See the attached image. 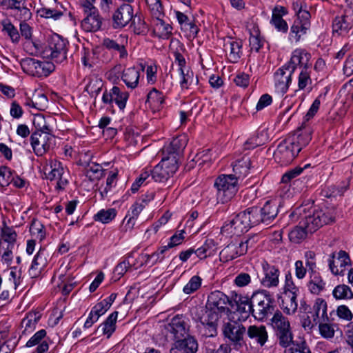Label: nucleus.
<instances>
[{
    "instance_id": "1",
    "label": "nucleus",
    "mask_w": 353,
    "mask_h": 353,
    "mask_svg": "<svg viewBox=\"0 0 353 353\" xmlns=\"http://www.w3.org/2000/svg\"><path fill=\"white\" fill-rule=\"evenodd\" d=\"M335 212L333 209H313L305 214L301 225L295 227L290 233V240L299 243L304 239L308 232L313 233L325 224L334 221Z\"/></svg>"
},
{
    "instance_id": "2",
    "label": "nucleus",
    "mask_w": 353,
    "mask_h": 353,
    "mask_svg": "<svg viewBox=\"0 0 353 353\" xmlns=\"http://www.w3.org/2000/svg\"><path fill=\"white\" fill-rule=\"evenodd\" d=\"M299 57L298 58L297 55H292L290 60L274 73V86L276 92L281 94L286 93L292 82V74L297 68V64H305L306 58L300 55Z\"/></svg>"
},
{
    "instance_id": "3",
    "label": "nucleus",
    "mask_w": 353,
    "mask_h": 353,
    "mask_svg": "<svg viewBox=\"0 0 353 353\" xmlns=\"http://www.w3.org/2000/svg\"><path fill=\"white\" fill-rule=\"evenodd\" d=\"M221 314L210 308L196 309L194 319L199 322L198 325L200 333L205 337H213L217 334L218 321Z\"/></svg>"
},
{
    "instance_id": "4",
    "label": "nucleus",
    "mask_w": 353,
    "mask_h": 353,
    "mask_svg": "<svg viewBox=\"0 0 353 353\" xmlns=\"http://www.w3.org/2000/svg\"><path fill=\"white\" fill-rule=\"evenodd\" d=\"M256 225L253 222L252 214L250 208L241 212L225 223L221 229V232L226 235H240Z\"/></svg>"
},
{
    "instance_id": "5",
    "label": "nucleus",
    "mask_w": 353,
    "mask_h": 353,
    "mask_svg": "<svg viewBox=\"0 0 353 353\" xmlns=\"http://www.w3.org/2000/svg\"><path fill=\"white\" fill-rule=\"evenodd\" d=\"M252 303L254 305L253 316L257 320L263 321L274 312V299L265 290L254 292L252 295Z\"/></svg>"
},
{
    "instance_id": "6",
    "label": "nucleus",
    "mask_w": 353,
    "mask_h": 353,
    "mask_svg": "<svg viewBox=\"0 0 353 353\" xmlns=\"http://www.w3.org/2000/svg\"><path fill=\"white\" fill-rule=\"evenodd\" d=\"M67 43L68 42L59 35H52L44 46L41 57L51 59L57 63H62L67 57Z\"/></svg>"
},
{
    "instance_id": "7",
    "label": "nucleus",
    "mask_w": 353,
    "mask_h": 353,
    "mask_svg": "<svg viewBox=\"0 0 353 353\" xmlns=\"http://www.w3.org/2000/svg\"><path fill=\"white\" fill-rule=\"evenodd\" d=\"M214 187L217 190V199L225 203L230 201L238 191L236 177L233 174H222L214 181Z\"/></svg>"
},
{
    "instance_id": "8",
    "label": "nucleus",
    "mask_w": 353,
    "mask_h": 353,
    "mask_svg": "<svg viewBox=\"0 0 353 353\" xmlns=\"http://www.w3.org/2000/svg\"><path fill=\"white\" fill-rule=\"evenodd\" d=\"M178 163L173 156H164L151 172L152 179L156 182L163 183L178 170Z\"/></svg>"
},
{
    "instance_id": "9",
    "label": "nucleus",
    "mask_w": 353,
    "mask_h": 353,
    "mask_svg": "<svg viewBox=\"0 0 353 353\" xmlns=\"http://www.w3.org/2000/svg\"><path fill=\"white\" fill-rule=\"evenodd\" d=\"M21 66L24 72L38 77H47L54 70L52 62L40 61L32 58L23 59Z\"/></svg>"
},
{
    "instance_id": "10",
    "label": "nucleus",
    "mask_w": 353,
    "mask_h": 353,
    "mask_svg": "<svg viewBox=\"0 0 353 353\" xmlns=\"http://www.w3.org/2000/svg\"><path fill=\"white\" fill-rule=\"evenodd\" d=\"M253 222L255 225L262 223L266 225L270 224L278 214V205L275 201H268L263 207L259 208L257 207L250 208Z\"/></svg>"
},
{
    "instance_id": "11",
    "label": "nucleus",
    "mask_w": 353,
    "mask_h": 353,
    "mask_svg": "<svg viewBox=\"0 0 353 353\" xmlns=\"http://www.w3.org/2000/svg\"><path fill=\"white\" fill-rule=\"evenodd\" d=\"M189 328L185 318L182 315H176L164 325L163 334L166 337L176 341L188 336Z\"/></svg>"
},
{
    "instance_id": "12",
    "label": "nucleus",
    "mask_w": 353,
    "mask_h": 353,
    "mask_svg": "<svg viewBox=\"0 0 353 353\" xmlns=\"http://www.w3.org/2000/svg\"><path fill=\"white\" fill-rule=\"evenodd\" d=\"M225 338L234 346L241 347L243 343V336L246 332L245 326L237 321H228L222 327Z\"/></svg>"
},
{
    "instance_id": "13",
    "label": "nucleus",
    "mask_w": 353,
    "mask_h": 353,
    "mask_svg": "<svg viewBox=\"0 0 353 353\" xmlns=\"http://www.w3.org/2000/svg\"><path fill=\"white\" fill-rule=\"evenodd\" d=\"M48 130V127L43 125L40 132H35L31 135V145L37 156L43 155L51 147L53 137L47 132Z\"/></svg>"
},
{
    "instance_id": "14",
    "label": "nucleus",
    "mask_w": 353,
    "mask_h": 353,
    "mask_svg": "<svg viewBox=\"0 0 353 353\" xmlns=\"http://www.w3.org/2000/svg\"><path fill=\"white\" fill-rule=\"evenodd\" d=\"M299 152L300 147L295 145L294 139L289 138L279 144L274 152V157L279 159L281 163L288 164L292 162Z\"/></svg>"
},
{
    "instance_id": "15",
    "label": "nucleus",
    "mask_w": 353,
    "mask_h": 353,
    "mask_svg": "<svg viewBox=\"0 0 353 353\" xmlns=\"http://www.w3.org/2000/svg\"><path fill=\"white\" fill-rule=\"evenodd\" d=\"M4 6L13 10L14 17L18 21H28L32 18V3L27 0H5Z\"/></svg>"
},
{
    "instance_id": "16",
    "label": "nucleus",
    "mask_w": 353,
    "mask_h": 353,
    "mask_svg": "<svg viewBox=\"0 0 353 353\" xmlns=\"http://www.w3.org/2000/svg\"><path fill=\"white\" fill-rule=\"evenodd\" d=\"M230 304L232 307H234L232 301L228 296L221 291H214L210 293L208 297L206 303L207 308H210L221 315L223 313H227L230 311L228 305Z\"/></svg>"
},
{
    "instance_id": "17",
    "label": "nucleus",
    "mask_w": 353,
    "mask_h": 353,
    "mask_svg": "<svg viewBox=\"0 0 353 353\" xmlns=\"http://www.w3.org/2000/svg\"><path fill=\"white\" fill-rule=\"evenodd\" d=\"M292 55H297L298 58L300 57V55L301 57H305L307 59L305 64H303V63L297 64V68L299 67L301 70L298 78V87L299 90H303L308 85L312 83L310 71L308 70L311 65V63H310L311 54L304 50H296L294 51Z\"/></svg>"
},
{
    "instance_id": "18",
    "label": "nucleus",
    "mask_w": 353,
    "mask_h": 353,
    "mask_svg": "<svg viewBox=\"0 0 353 353\" xmlns=\"http://www.w3.org/2000/svg\"><path fill=\"white\" fill-rule=\"evenodd\" d=\"M328 263L330 270L333 274L343 276L345 268L351 265V260L346 252L341 250L337 253L336 258L335 252L332 253Z\"/></svg>"
},
{
    "instance_id": "19",
    "label": "nucleus",
    "mask_w": 353,
    "mask_h": 353,
    "mask_svg": "<svg viewBox=\"0 0 353 353\" xmlns=\"http://www.w3.org/2000/svg\"><path fill=\"white\" fill-rule=\"evenodd\" d=\"M85 15L81 21V28L85 32H97L101 26L103 19L97 8L83 10Z\"/></svg>"
},
{
    "instance_id": "20",
    "label": "nucleus",
    "mask_w": 353,
    "mask_h": 353,
    "mask_svg": "<svg viewBox=\"0 0 353 353\" xmlns=\"http://www.w3.org/2000/svg\"><path fill=\"white\" fill-rule=\"evenodd\" d=\"M310 17L307 13L303 12L301 15V19L297 18L294 20L290 28V39L298 42L303 35H305L310 28Z\"/></svg>"
},
{
    "instance_id": "21",
    "label": "nucleus",
    "mask_w": 353,
    "mask_h": 353,
    "mask_svg": "<svg viewBox=\"0 0 353 353\" xmlns=\"http://www.w3.org/2000/svg\"><path fill=\"white\" fill-rule=\"evenodd\" d=\"M232 299V303L236 305V312L241 316L239 320L245 321L250 314L253 315L254 305L252 303V297L235 294Z\"/></svg>"
},
{
    "instance_id": "22",
    "label": "nucleus",
    "mask_w": 353,
    "mask_h": 353,
    "mask_svg": "<svg viewBox=\"0 0 353 353\" xmlns=\"http://www.w3.org/2000/svg\"><path fill=\"white\" fill-rule=\"evenodd\" d=\"M133 17V8L130 4H123L112 15V26L114 28L125 27Z\"/></svg>"
},
{
    "instance_id": "23",
    "label": "nucleus",
    "mask_w": 353,
    "mask_h": 353,
    "mask_svg": "<svg viewBox=\"0 0 353 353\" xmlns=\"http://www.w3.org/2000/svg\"><path fill=\"white\" fill-rule=\"evenodd\" d=\"M263 276L261 279V284L268 288L277 287L279 283V270L274 265L264 261L262 263Z\"/></svg>"
},
{
    "instance_id": "24",
    "label": "nucleus",
    "mask_w": 353,
    "mask_h": 353,
    "mask_svg": "<svg viewBox=\"0 0 353 353\" xmlns=\"http://www.w3.org/2000/svg\"><path fill=\"white\" fill-rule=\"evenodd\" d=\"M128 43V37L125 35H119L114 39L105 38L103 40V46L109 50L118 52L121 59H125L128 57V52L125 46Z\"/></svg>"
},
{
    "instance_id": "25",
    "label": "nucleus",
    "mask_w": 353,
    "mask_h": 353,
    "mask_svg": "<svg viewBox=\"0 0 353 353\" xmlns=\"http://www.w3.org/2000/svg\"><path fill=\"white\" fill-rule=\"evenodd\" d=\"M245 332L250 340L260 347H263L268 340V333L265 325H250Z\"/></svg>"
},
{
    "instance_id": "26",
    "label": "nucleus",
    "mask_w": 353,
    "mask_h": 353,
    "mask_svg": "<svg viewBox=\"0 0 353 353\" xmlns=\"http://www.w3.org/2000/svg\"><path fill=\"white\" fill-rule=\"evenodd\" d=\"M188 143V139L185 134L174 138L170 144L163 149V153L167 156H173L178 163L180 153L185 148Z\"/></svg>"
},
{
    "instance_id": "27",
    "label": "nucleus",
    "mask_w": 353,
    "mask_h": 353,
    "mask_svg": "<svg viewBox=\"0 0 353 353\" xmlns=\"http://www.w3.org/2000/svg\"><path fill=\"white\" fill-rule=\"evenodd\" d=\"M353 26V17L342 15L335 17L332 23V32L334 34L344 36Z\"/></svg>"
},
{
    "instance_id": "28",
    "label": "nucleus",
    "mask_w": 353,
    "mask_h": 353,
    "mask_svg": "<svg viewBox=\"0 0 353 353\" xmlns=\"http://www.w3.org/2000/svg\"><path fill=\"white\" fill-rule=\"evenodd\" d=\"M41 317V314L39 312H30L26 314L20 325L21 334L26 335L32 333L35 330Z\"/></svg>"
},
{
    "instance_id": "29",
    "label": "nucleus",
    "mask_w": 353,
    "mask_h": 353,
    "mask_svg": "<svg viewBox=\"0 0 353 353\" xmlns=\"http://www.w3.org/2000/svg\"><path fill=\"white\" fill-rule=\"evenodd\" d=\"M279 305L281 310L288 315L295 314L298 308L297 296L290 294H282L279 297Z\"/></svg>"
},
{
    "instance_id": "30",
    "label": "nucleus",
    "mask_w": 353,
    "mask_h": 353,
    "mask_svg": "<svg viewBox=\"0 0 353 353\" xmlns=\"http://www.w3.org/2000/svg\"><path fill=\"white\" fill-rule=\"evenodd\" d=\"M47 265V259L44 250H40L34 256L29 269V274L32 278L38 277Z\"/></svg>"
},
{
    "instance_id": "31",
    "label": "nucleus",
    "mask_w": 353,
    "mask_h": 353,
    "mask_svg": "<svg viewBox=\"0 0 353 353\" xmlns=\"http://www.w3.org/2000/svg\"><path fill=\"white\" fill-rule=\"evenodd\" d=\"M223 47L230 61L236 63L241 57V41L230 39L225 42Z\"/></svg>"
},
{
    "instance_id": "32",
    "label": "nucleus",
    "mask_w": 353,
    "mask_h": 353,
    "mask_svg": "<svg viewBox=\"0 0 353 353\" xmlns=\"http://www.w3.org/2000/svg\"><path fill=\"white\" fill-rule=\"evenodd\" d=\"M46 331L40 330L37 332L26 343V347H30L38 345L37 353H45L48 351L49 346L46 341H41L46 337Z\"/></svg>"
},
{
    "instance_id": "33",
    "label": "nucleus",
    "mask_w": 353,
    "mask_h": 353,
    "mask_svg": "<svg viewBox=\"0 0 353 353\" xmlns=\"http://www.w3.org/2000/svg\"><path fill=\"white\" fill-rule=\"evenodd\" d=\"M174 344L183 353H196L199 348L197 340L194 336L190 335L176 340Z\"/></svg>"
},
{
    "instance_id": "34",
    "label": "nucleus",
    "mask_w": 353,
    "mask_h": 353,
    "mask_svg": "<svg viewBox=\"0 0 353 353\" xmlns=\"http://www.w3.org/2000/svg\"><path fill=\"white\" fill-rule=\"evenodd\" d=\"M140 70L135 67H130L123 71L121 79L129 88L134 89L139 84Z\"/></svg>"
},
{
    "instance_id": "35",
    "label": "nucleus",
    "mask_w": 353,
    "mask_h": 353,
    "mask_svg": "<svg viewBox=\"0 0 353 353\" xmlns=\"http://www.w3.org/2000/svg\"><path fill=\"white\" fill-rule=\"evenodd\" d=\"M312 318H313L312 321H319V319H321L322 321L328 320L327 315V303L324 299L321 298H317L316 299L312 306Z\"/></svg>"
},
{
    "instance_id": "36",
    "label": "nucleus",
    "mask_w": 353,
    "mask_h": 353,
    "mask_svg": "<svg viewBox=\"0 0 353 353\" xmlns=\"http://www.w3.org/2000/svg\"><path fill=\"white\" fill-rule=\"evenodd\" d=\"M118 316V312H114L101 323L97 329L96 332H101L109 338L114 332L116 322Z\"/></svg>"
},
{
    "instance_id": "37",
    "label": "nucleus",
    "mask_w": 353,
    "mask_h": 353,
    "mask_svg": "<svg viewBox=\"0 0 353 353\" xmlns=\"http://www.w3.org/2000/svg\"><path fill=\"white\" fill-rule=\"evenodd\" d=\"M251 166V161L248 157H243L241 159L238 160L233 165L234 176L236 179L245 177L248 175L249 170Z\"/></svg>"
},
{
    "instance_id": "38",
    "label": "nucleus",
    "mask_w": 353,
    "mask_h": 353,
    "mask_svg": "<svg viewBox=\"0 0 353 353\" xmlns=\"http://www.w3.org/2000/svg\"><path fill=\"white\" fill-rule=\"evenodd\" d=\"M271 324L274 333L291 328L288 319L284 316L280 311L274 314L271 319Z\"/></svg>"
},
{
    "instance_id": "39",
    "label": "nucleus",
    "mask_w": 353,
    "mask_h": 353,
    "mask_svg": "<svg viewBox=\"0 0 353 353\" xmlns=\"http://www.w3.org/2000/svg\"><path fill=\"white\" fill-rule=\"evenodd\" d=\"M310 280L307 286L310 292L314 294H319L325 288V282L323 281L319 273L316 271L309 272Z\"/></svg>"
},
{
    "instance_id": "40",
    "label": "nucleus",
    "mask_w": 353,
    "mask_h": 353,
    "mask_svg": "<svg viewBox=\"0 0 353 353\" xmlns=\"http://www.w3.org/2000/svg\"><path fill=\"white\" fill-rule=\"evenodd\" d=\"M181 81L180 85L181 88L188 89L192 85H196L198 83V79L194 78V73L189 68L179 69Z\"/></svg>"
},
{
    "instance_id": "41",
    "label": "nucleus",
    "mask_w": 353,
    "mask_h": 353,
    "mask_svg": "<svg viewBox=\"0 0 353 353\" xmlns=\"http://www.w3.org/2000/svg\"><path fill=\"white\" fill-rule=\"evenodd\" d=\"M299 312L302 327L304 329H309L312 326V323L308 319V314H312V307L307 304L305 301H301Z\"/></svg>"
},
{
    "instance_id": "42",
    "label": "nucleus",
    "mask_w": 353,
    "mask_h": 353,
    "mask_svg": "<svg viewBox=\"0 0 353 353\" xmlns=\"http://www.w3.org/2000/svg\"><path fill=\"white\" fill-rule=\"evenodd\" d=\"M279 344L283 347H290L294 344L293 333L292 329H287L284 331H279L274 333Z\"/></svg>"
},
{
    "instance_id": "43",
    "label": "nucleus",
    "mask_w": 353,
    "mask_h": 353,
    "mask_svg": "<svg viewBox=\"0 0 353 353\" xmlns=\"http://www.w3.org/2000/svg\"><path fill=\"white\" fill-rule=\"evenodd\" d=\"M2 31L10 37L13 43H18L20 39V34L17 28L9 19H4L1 21Z\"/></svg>"
},
{
    "instance_id": "44",
    "label": "nucleus",
    "mask_w": 353,
    "mask_h": 353,
    "mask_svg": "<svg viewBox=\"0 0 353 353\" xmlns=\"http://www.w3.org/2000/svg\"><path fill=\"white\" fill-rule=\"evenodd\" d=\"M239 256L236 243H230L220 252V257L223 261H228Z\"/></svg>"
},
{
    "instance_id": "45",
    "label": "nucleus",
    "mask_w": 353,
    "mask_h": 353,
    "mask_svg": "<svg viewBox=\"0 0 353 353\" xmlns=\"http://www.w3.org/2000/svg\"><path fill=\"white\" fill-rule=\"evenodd\" d=\"M332 294L336 299H350L353 298V292L351 288L345 284L336 286Z\"/></svg>"
},
{
    "instance_id": "46",
    "label": "nucleus",
    "mask_w": 353,
    "mask_h": 353,
    "mask_svg": "<svg viewBox=\"0 0 353 353\" xmlns=\"http://www.w3.org/2000/svg\"><path fill=\"white\" fill-rule=\"evenodd\" d=\"M103 172L104 170L101 165L92 163L87 167L85 174L90 181H94L102 178L104 174Z\"/></svg>"
},
{
    "instance_id": "47",
    "label": "nucleus",
    "mask_w": 353,
    "mask_h": 353,
    "mask_svg": "<svg viewBox=\"0 0 353 353\" xmlns=\"http://www.w3.org/2000/svg\"><path fill=\"white\" fill-rule=\"evenodd\" d=\"M151 14L157 19L163 16V8L161 0H145Z\"/></svg>"
},
{
    "instance_id": "48",
    "label": "nucleus",
    "mask_w": 353,
    "mask_h": 353,
    "mask_svg": "<svg viewBox=\"0 0 353 353\" xmlns=\"http://www.w3.org/2000/svg\"><path fill=\"white\" fill-rule=\"evenodd\" d=\"M117 211L114 208L99 210L94 216L96 221L108 223L114 219Z\"/></svg>"
},
{
    "instance_id": "49",
    "label": "nucleus",
    "mask_w": 353,
    "mask_h": 353,
    "mask_svg": "<svg viewBox=\"0 0 353 353\" xmlns=\"http://www.w3.org/2000/svg\"><path fill=\"white\" fill-rule=\"evenodd\" d=\"M113 101L116 103L118 107L123 110L125 107L126 101L128 99V93L121 92L120 88L117 86L112 88Z\"/></svg>"
},
{
    "instance_id": "50",
    "label": "nucleus",
    "mask_w": 353,
    "mask_h": 353,
    "mask_svg": "<svg viewBox=\"0 0 353 353\" xmlns=\"http://www.w3.org/2000/svg\"><path fill=\"white\" fill-rule=\"evenodd\" d=\"M147 102L154 108H159L164 102V96L157 89H152L148 94Z\"/></svg>"
},
{
    "instance_id": "51",
    "label": "nucleus",
    "mask_w": 353,
    "mask_h": 353,
    "mask_svg": "<svg viewBox=\"0 0 353 353\" xmlns=\"http://www.w3.org/2000/svg\"><path fill=\"white\" fill-rule=\"evenodd\" d=\"M168 250V246L161 247L159 250L152 253V254L143 255V259L145 263H150L152 265L156 264L157 262H161L164 259L163 254Z\"/></svg>"
},
{
    "instance_id": "52",
    "label": "nucleus",
    "mask_w": 353,
    "mask_h": 353,
    "mask_svg": "<svg viewBox=\"0 0 353 353\" xmlns=\"http://www.w3.org/2000/svg\"><path fill=\"white\" fill-rule=\"evenodd\" d=\"M1 236L5 242L8 243V245L13 246L16 241L17 233L12 228L4 225L1 229Z\"/></svg>"
},
{
    "instance_id": "53",
    "label": "nucleus",
    "mask_w": 353,
    "mask_h": 353,
    "mask_svg": "<svg viewBox=\"0 0 353 353\" xmlns=\"http://www.w3.org/2000/svg\"><path fill=\"white\" fill-rule=\"evenodd\" d=\"M201 279L199 276H193L188 283L184 286L183 291L186 294H190L196 292L201 285Z\"/></svg>"
},
{
    "instance_id": "54",
    "label": "nucleus",
    "mask_w": 353,
    "mask_h": 353,
    "mask_svg": "<svg viewBox=\"0 0 353 353\" xmlns=\"http://www.w3.org/2000/svg\"><path fill=\"white\" fill-rule=\"evenodd\" d=\"M30 232L32 235L36 236L39 240H43L46 236V232L44 230V227L42 223L37 220H33L30 227Z\"/></svg>"
},
{
    "instance_id": "55",
    "label": "nucleus",
    "mask_w": 353,
    "mask_h": 353,
    "mask_svg": "<svg viewBox=\"0 0 353 353\" xmlns=\"http://www.w3.org/2000/svg\"><path fill=\"white\" fill-rule=\"evenodd\" d=\"M13 180L12 172L6 166L0 167V185L8 186Z\"/></svg>"
},
{
    "instance_id": "56",
    "label": "nucleus",
    "mask_w": 353,
    "mask_h": 353,
    "mask_svg": "<svg viewBox=\"0 0 353 353\" xmlns=\"http://www.w3.org/2000/svg\"><path fill=\"white\" fill-rule=\"evenodd\" d=\"M41 17L46 19H53L54 20L59 19L62 15L63 12L58 11L55 9H50L47 8H42L38 11Z\"/></svg>"
},
{
    "instance_id": "57",
    "label": "nucleus",
    "mask_w": 353,
    "mask_h": 353,
    "mask_svg": "<svg viewBox=\"0 0 353 353\" xmlns=\"http://www.w3.org/2000/svg\"><path fill=\"white\" fill-rule=\"evenodd\" d=\"M50 168L51 170L47 174V178L50 180L52 181L58 179L63 175V168L61 166V163L59 162H55Z\"/></svg>"
},
{
    "instance_id": "58",
    "label": "nucleus",
    "mask_w": 353,
    "mask_h": 353,
    "mask_svg": "<svg viewBox=\"0 0 353 353\" xmlns=\"http://www.w3.org/2000/svg\"><path fill=\"white\" fill-rule=\"evenodd\" d=\"M295 141V145L300 147V151L303 147L307 145L312 139L311 134L309 131H305L298 134L296 137H293Z\"/></svg>"
},
{
    "instance_id": "59",
    "label": "nucleus",
    "mask_w": 353,
    "mask_h": 353,
    "mask_svg": "<svg viewBox=\"0 0 353 353\" xmlns=\"http://www.w3.org/2000/svg\"><path fill=\"white\" fill-rule=\"evenodd\" d=\"M157 20L159 23L157 25V28L160 31L159 37L168 39L172 34V26L165 23L161 18Z\"/></svg>"
},
{
    "instance_id": "60",
    "label": "nucleus",
    "mask_w": 353,
    "mask_h": 353,
    "mask_svg": "<svg viewBox=\"0 0 353 353\" xmlns=\"http://www.w3.org/2000/svg\"><path fill=\"white\" fill-rule=\"evenodd\" d=\"M251 276L248 273L241 272L236 275L234 283L240 288L245 287L251 283Z\"/></svg>"
},
{
    "instance_id": "61",
    "label": "nucleus",
    "mask_w": 353,
    "mask_h": 353,
    "mask_svg": "<svg viewBox=\"0 0 353 353\" xmlns=\"http://www.w3.org/2000/svg\"><path fill=\"white\" fill-rule=\"evenodd\" d=\"M255 32L256 34H253L252 33L250 34L249 41L251 50L258 52L263 46V41L260 38L257 31H255Z\"/></svg>"
},
{
    "instance_id": "62",
    "label": "nucleus",
    "mask_w": 353,
    "mask_h": 353,
    "mask_svg": "<svg viewBox=\"0 0 353 353\" xmlns=\"http://www.w3.org/2000/svg\"><path fill=\"white\" fill-rule=\"evenodd\" d=\"M181 30L186 32L187 36L189 37H196L199 32V28L195 24L193 20H190L188 23L183 24Z\"/></svg>"
},
{
    "instance_id": "63",
    "label": "nucleus",
    "mask_w": 353,
    "mask_h": 353,
    "mask_svg": "<svg viewBox=\"0 0 353 353\" xmlns=\"http://www.w3.org/2000/svg\"><path fill=\"white\" fill-rule=\"evenodd\" d=\"M271 23L275 28L282 32H287L288 30V23L282 17L272 16Z\"/></svg>"
},
{
    "instance_id": "64",
    "label": "nucleus",
    "mask_w": 353,
    "mask_h": 353,
    "mask_svg": "<svg viewBox=\"0 0 353 353\" xmlns=\"http://www.w3.org/2000/svg\"><path fill=\"white\" fill-rule=\"evenodd\" d=\"M292 8L294 10L297 18L301 19V15L303 14V12L310 15V13L307 10V6L305 3L302 0H296L292 3Z\"/></svg>"
}]
</instances>
